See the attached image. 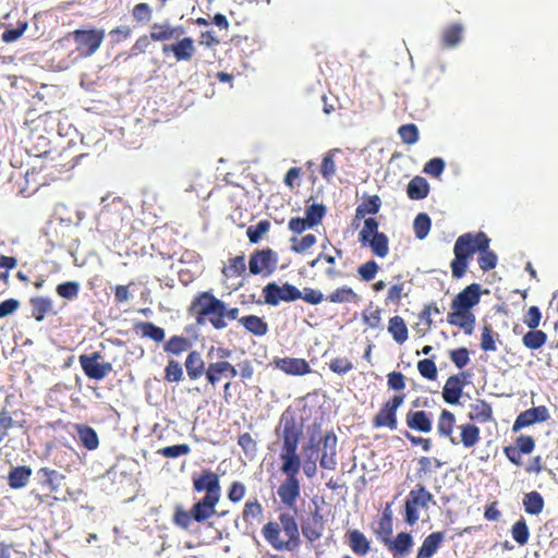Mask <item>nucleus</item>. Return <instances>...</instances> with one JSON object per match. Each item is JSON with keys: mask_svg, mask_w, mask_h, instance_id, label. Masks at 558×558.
<instances>
[{"mask_svg": "<svg viewBox=\"0 0 558 558\" xmlns=\"http://www.w3.org/2000/svg\"><path fill=\"white\" fill-rule=\"evenodd\" d=\"M429 184L423 177H414L408 184L407 194L410 199L420 201L427 197Z\"/></svg>", "mask_w": 558, "mask_h": 558, "instance_id": "38", "label": "nucleus"}, {"mask_svg": "<svg viewBox=\"0 0 558 558\" xmlns=\"http://www.w3.org/2000/svg\"><path fill=\"white\" fill-rule=\"evenodd\" d=\"M282 426L281 438L282 446L279 453L281 461L280 472L286 476L277 489L280 501L289 509H294L301 494V483L299 473L302 466V460L298 453V447L303 435L302 425L298 423L295 416L286 411L280 417Z\"/></svg>", "mask_w": 558, "mask_h": 558, "instance_id": "1", "label": "nucleus"}, {"mask_svg": "<svg viewBox=\"0 0 558 558\" xmlns=\"http://www.w3.org/2000/svg\"><path fill=\"white\" fill-rule=\"evenodd\" d=\"M430 227H432V221L427 214L420 213L415 217L414 222H413V229H414L415 236L418 240H423L427 236V234L430 231Z\"/></svg>", "mask_w": 558, "mask_h": 558, "instance_id": "54", "label": "nucleus"}, {"mask_svg": "<svg viewBox=\"0 0 558 558\" xmlns=\"http://www.w3.org/2000/svg\"><path fill=\"white\" fill-rule=\"evenodd\" d=\"M37 474L43 477L41 484L48 486L50 492H56L58 488L57 480L63 478V475L49 468H40Z\"/></svg>", "mask_w": 558, "mask_h": 558, "instance_id": "63", "label": "nucleus"}, {"mask_svg": "<svg viewBox=\"0 0 558 558\" xmlns=\"http://www.w3.org/2000/svg\"><path fill=\"white\" fill-rule=\"evenodd\" d=\"M456 425V416L454 414L444 409L438 417L437 422V432L440 437H446L450 439L452 445H458V440L453 437V428Z\"/></svg>", "mask_w": 558, "mask_h": 558, "instance_id": "29", "label": "nucleus"}, {"mask_svg": "<svg viewBox=\"0 0 558 558\" xmlns=\"http://www.w3.org/2000/svg\"><path fill=\"white\" fill-rule=\"evenodd\" d=\"M468 373L462 372L457 375L450 376L442 388V398L448 404H457L463 393V388L466 384Z\"/></svg>", "mask_w": 558, "mask_h": 558, "instance_id": "16", "label": "nucleus"}, {"mask_svg": "<svg viewBox=\"0 0 558 558\" xmlns=\"http://www.w3.org/2000/svg\"><path fill=\"white\" fill-rule=\"evenodd\" d=\"M317 243V238L313 233L305 234L301 238L298 235L290 238L291 251L302 254L312 248Z\"/></svg>", "mask_w": 558, "mask_h": 558, "instance_id": "50", "label": "nucleus"}, {"mask_svg": "<svg viewBox=\"0 0 558 558\" xmlns=\"http://www.w3.org/2000/svg\"><path fill=\"white\" fill-rule=\"evenodd\" d=\"M213 355H215L216 359H222V367L223 373L226 374V379L234 378L239 375L236 367L228 361V359L232 355V351L230 349L211 345L207 351V359H211Z\"/></svg>", "mask_w": 558, "mask_h": 558, "instance_id": "30", "label": "nucleus"}, {"mask_svg": "<svg viewBox=\"0 0 558 558\" xmlns=\"http://www.w3.org/2000/svg\"><path fill=\"white\" fill-rule=\"evenodd\" d=\"M192 348L187 337L174 335L163 343V351L170 355L179 356Z\"/></svg>", "mask_w": 558, "mask_h": 558, "instance_id": "34", "label": "nucleus"}, {"mask_svg": "<svg viewBox=\"0 0 558 558\" xmlns=\"http://www.w3.org/2000/svg\"><path fill=\"white\" fill-rule=\"evenodd\" d=\"M269 230L270 222L268 220H260L256 225L247 228L246 235L251 243L256 244Z\"/></svg>", "mask_w": 558, "mask_h": 558, "instance_id": "56", "label": "nucleus"}, {"mask_svg": "<svg viewBox=\"0 0 558 558\" xmlns=\"http://www.w3.org/2000/svg\"><path fill=\"white\" fill-rule=\"evenodd\" d=\"M469 418L480 424L489 423L494 420L492 405L483 399H477L470 404Z\"/></svg>", "mask_w": 558, "mask_h": 558, "instance_id": "26", "label": "nucleus"}, {"mask_svg": "<svg viewBox=\"0 0 558 558\" xmlns=\"http://www.w3.org/2000/svg\"><path fill=\"white\" fill-rule=\"evenodd\" d=\"M490 239L483 231L476 233H463L456 240L453 245L454 258L450 264L451 275L454 279H461L466 270L470 260L475 253H478L477 263L480 268L486 272L497 265V255L489 248Z\"/></svg>", "mask_w": 558, "mask_h": 558, "instance_id": "3", "label": "nucleus"}, {"mask_svg": "<svg viewBox=\"0 0 558 558\" xmlns=\"http://www.w3.org/2000/svg\"><path fill=\"white\" fill-rule=\"evenodd\" d=\"M345 537L351 550L360 557L367 555L371 550V542L360 530H349Z\"/></svg>", "mask_w": 558, "mask_h": 558, "instance_id": "28", "label": "nucleus"}, {"mask_svg": "<svg viewBox=\"0 0 558 558\" xmlns=\"http://www.w3.org/2000/svg\"><path fill=\"white\" fill-rule=\"evenodd\" d=\"M401 141L407 145H413L418 141L420 132L414 123L402 124L398 129Z\"/></svg>", "mask_w": 558, "mask_h": 558, "instance_id": "59", "label": "nucleus"}, {"mask_svg": "<svg viewBox=\"0 0 558 558\" xmlns=\"http://www.w3.org/2000/svg\"><path fill=\"white\" fill-rule=\"evenodd\" d=\"M463 26L460 23H453L447 26L441 33V46L444 48L456 47L462 39Z\"/></svg>", "mask_w": 558, "mask_h": 558, "instance_id": "41", "label": "nucleus"}, {"mask_svg": "<svg viewBox=\"0 0 558 558\" xmlns=\"http://www.w3.org/2000/svg\"><path fill=\"white\" fill-rule=\"evenodd\" d=\"M338 153H340V149L338 148L330 149L322 160L320 174L327 181H329L336 174L337 168L335 162V155Z\"/></svg>", "mask_w": 558, "mask_h": 558, "instance_id": "53", "label": "nucleus"}, {"mask_svg": "<svg viewBox=\"0 0 558 558\" xmlns=\"http://www.w3.org/2000/svg\"><path fill=\"white\" fill-rule=\"evenodd\" d=\"M323 262L328 264V267L325 269L327 278L335 279L341 276V271L336 267V257L324 252H320L316 258L308 262V266L313 268Z\"/></svg>", "mask_w": 558, "mask_h": 558, "instance_id": "44", "label": "nucleus"}, {"mask_svg": "<svg viewBox=\"0 0 558 558\" xmlns=\"http://www.w3.org/2000/svg\"><path fill=\"white\" fill-rule=\"evenodd\" d=\"M429 504H435L433 494L422 484L411 489L404 501V522L411 526L420 520V510H427Z\"/></svg>", "mask_w": 558, "mask_h": 558, "instance_id": "6", "label": "nucleus"}, {"mask_svg": "<svg viewBox=\"0 0 558 558\" xmlns=\"http://www.w3.org/2000/svg\"><path fill=\"white\" fill-rule=\"evenodd\" d=\"M101 359L102 355L99 351L80 355L78 362L86 377L94 380H102L112 372V364L110 362H100Z\"/></svg>", "mask_w": 558, "mask_h": 558, "instance_id": "10", "label": "nucleus"}, {"mask_svg": "<svg viewBox=\"0 0 558 558\" xmlns=\"http://www.w3.org/2000/svg\"><path fill=\"white\" fill-rule=\"evenodd\" d=\"M27 27H28V22L25 20H20V21H17L15 28H7L1 34V40L5 44L13 43L23 36V34L26 32Z\"/></svg>", "mask_w": 558, "mask_h": 558, "instance_id": "60", "label": "nucleus"}, {"mask_svg": "<svg viewBox=\"0 0 558 558\" xmlns=\"http://www.w3.org/2000/svg\"><path fill=\"white\" fill-rule=\"evenodd\" d=\"M450 361L459 369L464 368L470 363V351L465 347L449 351Z\"/></svg>", "mask_w": 558, "mask_h": 558, "instance_id": "64", "label": "nucleus"}, {"mask_svg": "<svg viewBox=\"0 0 558 558\" xmlns=\"http://www.w3.org/2000/svg\"><path fill=\"white\" fill-rule=\"evenodd\" d=\"M32 316L41 322L45 316L52 311V302L48 298L36 296L31 299Z\"/></svg>", "mask_w": 558, "mask_h": 558, "instance_id": "47", "label": "nucleus"}, {"mask_svg": "<svg viewBox=\"0 0 558 558\" xmlns=\"http://www.w3.org/2000/svg\"><path fill=\"white\" fill-rule=\"evenodd\" d=\"M535 439L530 435H520L515 438L514 445L506 446L504 453L514 465H522V456L530 454L535 449Z\"/></svg>", "mask_w": 558, "mask_h": 558, "instance_id": "13", "label": "nucleus"}, {"mask_svg": "<svg viewBox=\"0 0 558 558\" xmlns=\"http://www.w3.org/2000/svg\"><path fill=\"white\" fill-rule=\"evenodd\" d=\"M163 373V379L168 383H180L184 377L182 365L173 359L168 360Z\"/></svg>", "mask_w": 558, "mask_h": 558, "instance_id": "55", "label": "nucleus"}, {"mask_svg": "<svg viewBox=\"0 0 558 558\" xmlns=\"http://www.w3.org/2000/svg\"><path fill=\"white\" fill-rule=\"evenodd\" d=\"M278 522L269 521L263 529L262 534L266 542L276 550L293 551L300 546V532L293 514L282 512Z\"/></svg>", "mask_w": 558, "mask_h": 558, "instance_id": "4", "label": "nucleus"}, {"mask_svg": "<svg viewBox=\"0 0 558 558\" xmlns=\"http://www.w3.org/2000/svg\"><path fill=\"white\" fill-rule=\"evenodd\" d=\"M548 336L539 329H530L522 337V343L530 350H538L547 342Z\"/></svg>", "mask_w": 558, "mask_h": 558, "instance_id": "45", "label": "nucleus"}, {"mask_svg": "<svg viewBox=\"0 0 558 558\" xmlns=\"http://www.w3.org/2000/svg\"><path fill=\"white\" fill-rule=\"evenodd\" d=\"M184 367L190 380H198L206 373V364L201 352L192 350L185 357Z\"/></svg>", "mask_w": 558, "mask_h": 558, "instance_id": "23", "label": "nucleus"}, {"mask_svg": "<svg viewBox=\"0 0 558 558\" xmlns=\"http://www.w3.org/2000/svg\"><path fill=\"white\" fill-rule=\"evenodd\" d=\"M512 538L521 546L525 545L530 538V531L526 521L521 518L511 527Z\"/></svg>", "mask_w": 558, "mask_h": 558, "instance_id": "58", "label": "nucleus"}, {"mask_svg": "<svg viewBox=\"0 0 558 558\" xmlns=\"http://www.w3.org/2000/svg\"><path fill=\"white\" fill-rule=\"evenodd\" d=\"M405 393H397L389 400L383 403L379 411L372 418V426L374 428H389L396 430L398 428V409L403 404Z\"/></svg>", "mask_w": 558, "mask_h": 558, "instance_id": "9", "label": "nucleus"}, {"mask_svg": "<svg viewBox=\"0 0 558 558\" xmlns=\"http://www.w3.org/2000/svg\"><path fill=\"white\" fill-rule=\"evenodd\" d=\"M132 17L137 23L147 24L153 17V10L148 3H137L132 9Z\"/></svg>", "mask_w": 558, "mask_h": 558, "instance_id": "61", "label": "nucleus"}, {"mask_svg": "<svg viewBox=\"0 0 558 558\" xmlns=\"http://www.w3.org/2000/svg\"><path fill=\"white\" fill-rule=\"evenodd\" d=\"M205 379L208 385L215 388L218 384H220L223 379H226V374L223 373L222 367V359H217L214 361V355L211 359H208Z\"/></svg>", "mask_w": 558, "mask_h": 558, "instance_id": "37", "label": "nucleus"}, {"mask_svg": "<svg viewBox=\"0 0 558 558\" xmlns=\"http://www.w3.org/2000/svg\"><path fill=\"white\" fill-rule=\"evenodd\" d=\"M263 295L266 304L276 306L281 301L292 302L299 300L301 291L295 286L288 282L282 286L270 282L264 287Z\"/></svg>", "mask_w": 558, "mask_h": 558, "instance_id": "11", "label": "nucleus"}, {"mask_svg": "<svg viewBox=\"0 0 558 558\" xmlns=\"http://www.w3.org/2000/svg\"><path fill=\"white\" fill-rule=\"evenodd\" d=\"M136 329L141 331L142 337L149 338L155 342H162L166 337L165 329L150 322H141L136 324Z\"/></svg>", "mask_w": 558, "mask_h": 558, "instance_id": "49", "label": "nucleus"}, {"mask_svg": "<svg viewBox=\"0 0 558 558\" xmlns=\"http://www.w3.org/2000/svg\"><path fill=\"white\" fill-rule=\"evenodd\" d=\"M451 312L447 316V322L461 328L465 335H472L475 326V316L470 310H461L460 307H451Z\"/></svg>", "mask_w": 558, "mask_h": 558, "instance_id": "20", "label": "nucleus"}, {"mask_svg": "<svg viewBox=\"0 0 558 558\" xmlns=\"http://www.w3.org/2000/svg\"><path fill=\"white\" fill-rule=\"evenodd\" d=\"M323 449L319 464L323 469L335 470L337 465V436L333 432H328L322 438Z\"/></svg>", "mask_w": 558, "mask_h": 558, "instance_id": "18", "label": "nucleus"}, {"mask_svg": "<svg viewBox=\"0 0 558 558\" xmlns=\"http://www.w3.org/2000/svg\"><path fill=\"white\" fill-rule=\"evenodd\" d=\"M78 442L87 450H96L99 446V438L96 430L86 424H74L73 426Z\"/></svg>", "mask_w": 558, "mask_h": 558, "instance_id": "27", "label": "nucleus"}, {"mask_svg": "<svg viewBox=\"0 0 558 558\" xmlns=\"http://www.w3.org/2000/svg\"><path fill=\"white\" fill-rule=\"evenodd\" d=\"M245 258L243 255H240L229 259V264L223 267L222 274L226 277H239L245 271Z\"/></svg>", "mask_w": 558, "mask_h": 558, "instance_id": "57", "label": "nucleus"}, {"mask_svg": "<svg viewBox=\"0 0 558 558\" xmlns=\"http://www.w3.org/2000/svg\"><path fill=\"white\" fill-rule=\"evenodd\" d=\"M392 532V512L390 510V507L387 506L378 521V526L375 530V534L381 541V543L386 544L391 538Z\"/></svg>", "mask_w": 558, "mask_h": 558, "instance_id": "35", "label": "nucleus"}, {"mask_svg": "<svg viewBox=\"0 0 558 558\" xmlns=\"http://www.w3.org/2000/svg\"><path fill=\"white\" fill-rule=\"evenodd\" d=\"M381 201L378 195L367 197L362 204L357 205L355 209L354 221L363 219L366 215H375L379 211Z\"/></svg>", "mask_w": 558, "mask_h": 558, "instance_id": "42", "label": "nucleus"}, {"mask_svg": "<svg viewBox=\"0 0 558 558\" xmlns=\"http://www.w3.org/2000/svg\"><path fill=\"white\" fill-rule=\"evenodd\" d=\"M460 439L458 445L462 444L464 448H472L481 440V429L473 423L459 425Z\"/></svg>", "mask_w": 558, "mask_h": 558, "instance_id": "32", "label": "nucleus"}, {"mask_svg": "<svg viewBox=\"0 0 558 558\" xmlns=\"http://www.w3.org/2000/svg\"><path fill=\"white\" fill-rule=\"evenodd\" d=\"M276 366L292 376H303L312 372L306 360L300 357H282L276 361Z\"/></svg>", "mask_w": 558, "mask_h": 558, "instance_id": "22", "label": "nucleus"}, {"mask_svg": "<svg viewBox=\"0 0 558 558\" xmlns=\"http://www.w3.org/2000/svg\"><path fill=\"white\" fill-rule=\"evenodd\" d=\"M325 531V520L323 514L316 509L302 523V533L310 542L318 541Z\"/></svg>", "mask_w": 558, "mask_h": 558, "instance_id": "17", "label": "nucleus"}, {"mask_svg": "<svg viewBox=\"0 0 558 558\" xmlns=\"http://www.w3.org/2000/svg\"><path fill=\"white\" fill-rule=\"evenodd\" d=\"M189 311L195 316L198 325L208 322L216 330L225 329L228 326L225 318V302L209 291L198 293L192 300Z\"/></svg>", "mask_w": 558, "mask_h": 558, "instance_id": "5", "label": "nucleus"}, {"mask_svg": "<svg viewBox=\"0 0 558 558\" xmlns=\"http://www.w3.org/2000/svg\"><path fill=\"white\" fill-rule=\"evenodd\" d=\"M263 515V506L258 499L247 500L242 510V520L246 524H252L254 520Z\"/></svg>", "mask_w": 558, "mask_h": 558, "instance_id": "51", "label": "nucleus"}, {"mask_svg": "<svg viewBox=\"0 0 558 558\" xmlns=\"http://www.w3.org/2000/svg\"><path fill=\"white\" fill-rule=\"evenodd\" d=\"M278 255L275 251L267 247L255 251L248 260V269L252 275H270L277 267Z\"/></svg>", "mask_w": 558, "mask_h": 558, "instance_id": "12", "label": "nucleus"}, {"mask_svg": "<svg viewBox=\"0 0 558 558\" xmlns=\"http://www.w3.org/2000/svg\"><path fill=\"white\" fill-rule=\"evenodd\" d=\"M445 462L436 457L422 456L417 459L416 474L418 477L432 474L442 468Z\"/></svg>", "mask_w": 558, "mask_h": 558, "instance_id": "43", "label": "nucleus"}, {"mask_svg": "<svg viewBox=\"0 0 558 558\" xmlns=\"http://www.w3.org/2000/svg\"><path fill=\"white\" fill-rule=\"evenodd\" d=\"M326 300L330 303H359L361 301L360 295L350 287L342 286L335 289L331 293L326 296Z\"/></svg>", "mask_w": 558, "mask_h": 558, "instance_id": "36", "label": "nucleus"}, {"mask_svg": "<svg viewBox=\"0 0 558 558\" xmlns=\"http://www.w3.org/2000/svg\"><path fill=\"white\" fill-rule=\"evenodd\" d=\"M326 215V206L324 204L312 203L310 204V199L305 203V219L307 222L312 225V227H317L322 223L324 217Z\"/></svg>", "mask_w": 558, "mask_h": 558, "instance_id": "48", "label": "nucleus"}, {"mask_svg": "<svg viewBox=\"0 0 558 558\" xmlns=\"http://www.w3.org/2000/svg\"><path fill=\"white\" fill-rule=\"evenodd\" d=\"M548 418H549V412L545 405L531 408L529 410L521 412L517 416V418L512 425V432L517 433L520 429L531 426L535 423L546 422Z\"/></svg>", "mask_w": 558, "mask_h": 558, "instance_id": "15", "label": "nucleus"}, {"mask_svg": "<svg viewBox=\"0 0 558 558\" xmlns=\"http://www.w3.org/2000/svg\"><path fill=\"white\" fill-rule=\"evenodd\" d=\"M378 228L379 225L375 218H366L359 232V241L363 245H368L375 256L384 258L389 253V239L384 232H379Z\"/></svg>", "mask_w": 558, "mask_h": 558, "instance_id": "7", "label": "nucleus"}, {"mask_svg": "<svg viewBox=\"0 0 558 558\" xmlns=\"http://www.w3.org/2000/svg\"><path fill=\"white\" fill-rule=\"evenodd\" d=\"M177 39L173 44L163 45L162 53L165 56L171 53L178 62L190 61L196 51L194 39L192 37H179Z\"/></svg>", "mask_w": 558, "mask_h": 558, "instance_id": "14", "label": "nucleus"}, {"mask_svg": "<svg viewBox=\"0 0 558 558\" xmlns=\"http://www.w3.org/2000/svg\"><path fill=\"white\" fill-rule=\"evenodd\" d=\"M239 323L256 337H263L268 332V324L259 316L246 315L239 318Z\"/></svg>", "mask_w": 558, "mask_h": 558, "instance_id": "33", "label": "nucleus"}, {"mask_svg": "<svg viewBox=\"0 0 558 558\" xmlns=\"http://www.w3.org/2000/svg\"><path fill=\"white\" fill-rule=\"evenodd\" d=\"M544 506V498L536 490L530 492L523 497V507L525 512L529 514H539L543 511Z\"/></svg>", "mask_w": 558, "mask_h": 558, "instance_id": "46", "label": "nucleus"}, {"mask_svg": "<svg viewBox=\"0 0 558 558\" xmlns=\"http://www.w3.org/2000/svg\"><path fill=\"white\" fill-rule=\"evenodd\" d=\"M75 44L80 57H92L101 46L106 33L104 28L75 29L68 35Z\"/></svg>", "mask_w": 558, "mask_h": 558, "instance_id": "8", "label": "nucleus"}, {"mask_svg": "<svg viewBox=\"0 0 558 558\" xmlns=\"http://www.w3.org/2000/svg\"><path fill=\"white\" fill-rule=\"evenodd\" d=\"M32 475V469L26 465L13 468L8 475V484L13 489L24 487Z\"/></svg>", "mask_w": 558, "mask_h": 558, "instance_id": "40", "label": "nucleus"}, {"mask_svg": "<svg viewBox=\"0 0 558 558\" xmlns=\"http://www.w3.org/2000/svg\"><path fill=\"white\" fill-rule=\"evenodd\" d=\"M57 294L66 300L75 299L80 292V283L77 281H65L56 287Z\"/></svg>", "mask_w": 558, "mask_h": 558, "instance_id": "62", "label": "nucleus"}, {"mask_svg": "<svg viewBox=\"0 0 558 558\" xmlns=\"http://www.w3.org/2000/svg\"><path fill=\"white\" fill-rule=\"evenodd\" d=\"M413 544L414 542L411 534L401 532L398 533L393 539L390 538L385 546L392 553L393 557H404L410 554Z\"/></svg>", "mask_w": 558, "mask_h": 558, "instance_id": "25", "label": "nucleus"}, {"mask_svg": "<svg viewBox=\"0 0 558 558\" xmlns=\"http://www.w3.org/2000/svg\"><path fill=\"white\" fill-rule=\"evenodd\" d=\"M405 423L410 429L421 433H429L433 429L432 414L423 410L409 411Z\"/></svg>", "mask_w": 558, "mask_h": 558, "instance_id": "24", "label": "nucleus"}, {"mask_svg": "<svg viewBox=\"0 0 558 558\" xmlns=\"http://www.w3.org/2000/svg\"><path fill=\"white\" fill-rule=\"evenodd\" d=\"M445 539L444 532H433L427 535L418 548L416 558H430L436 554Z\"/></svg>", "mask_w": 558, "mask_h": 558, "instance_id": "31", "label": "nucleus"}, {"mask_svg": "<svg viewBox=\"0 0 558 558\" xmlns=\"http://www.w3.org/2000/svg\"><path fill=\"white\" fill-rule=\"evenodd\" d=\"M498 338H499V335L494 331L492 325L485 324L482 328L481 349L484 352L497 351L496 340Z\"/></svg>", "mask_w": 558, "mask_h": 558, "instance_id": "52", "label": "nucleus"}, {"mask_svg": "<svg viewBox=\"0 0 558 558\" xmlns=\"http://www.w3.org/2000/svg\"><path fill=\"white\" fill-rule=\"evenodd\" d=\"M184 34L183 26H173L168 22L154 23L150 26V39L153 41H168L179 38Z\"/></svg>", "mask_w": 558, "mask_h": 558, "instance_id": "21", "label": "nucleus"}, {"mask_svg": "<svg viewBox=\"0 0 558 558\" xmlns=\"http://www.w3.org/2000/svg\"><path fill=\"white\" fill-rule=\"evenodd\" d=\"M388 332L391 335L393 340L402 344L408 340L409 330L404 319L401 316H393L388 322Z\"/></svg>", "mask_w": 558, "mask_h": 558, "instance_id": "39", "label": "nucleus"}, {"mask_svg": "<svg viewBox=\"0 0 558 558\" xmlns=\"http://www.w3.org/2000/svg\"><path fill=\"white\" fill-rule=\"evenodd\" d=\"M192 488L194 493L205 495L190 510L175 505L172 515V523L184 531H189L193 522L204 523L217 514L216 508L221 497L220 477L209 469L192 474Z\"/></svg>", "mask_w": 558, "mask_h": 558, "instance_id": "2", "label": "nucleus"}, {"mask_svg": "<svg viewBox=\"0 0 558 558\" xmlns=\"http://www.w3.org/2000/svg\"><path fill=\"white\" fill-rule=\"evenodd\" d=\"M481 299V286L471 283L459 292L452 300L451 307H460L461 310H470L475 306Z\"/></svg>", "mask_w": 558, "mask_h": 558, "instance_id": "19", "label": "nucleus"}]
</instances>
